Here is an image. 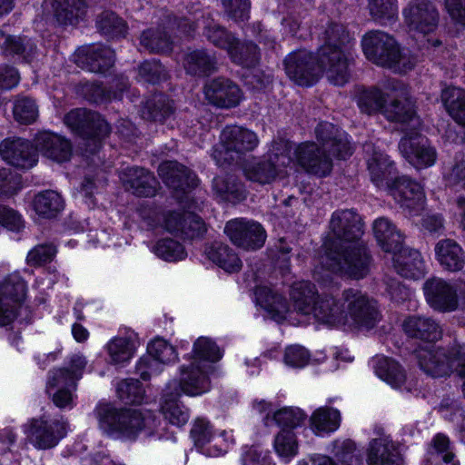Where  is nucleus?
<instances>
[{"label": "nucleus", "mask_w": 465, "mask_h": 465, "mask_svg": "<svg viewBox=\"0 0 465 465\" xmlns=\"http://www.w3.org/2000/svg\"><path fill=\"white\" fill-rule=\"evenodd\" d=\"M361 46L368 60L394 72L410 71L418 62L415 54L401 49L396 39L383 31L367 33L362 37Z\"/></svg>", "instance_id": "nucleus-5"}, {"label": "nucleus", "mask_w": 465, "mask_h": 465, "mask_svg": "<svg viewBox=\"0 0 465 465\" xmlns=\"http://www.w3.org/2000/svg\"><path fill=\"white\" fill-rule=\"evenodd\" d=\"M121 180L127 190L138 196H153L157 191L155 177L143 168H126L121 173Z\"/></svg>", "instance_id": "nucleus-29"}, {"label": "nucleus", "mask_w": 465, "mask_h": 465, "mask_svg": "<svg viewBox=\"0 0 465 465\" xmlns=\"http://www.w3.org/2000/svg\"><path fill=\"white\" fill-rule=\"evenodd\" d=\"M153 252L160 258L168 262H176L186 257L184 247L173 239H163L153 247Z\"/></svg>", "instance_id": "nucleus-56"}, {"label": "nucleus", "mask_w": 465, "mask_h": 465, "mask_svg": "<svg viewBox=\"0 0 465 465\" xmlns=\"http://www.w3.org/2000/svg\"><path fill=\"white\" fill-rule=\"evenodd\" d=\"M139 344L138 336L134 331L111 339L105 347L110 363L120 365L129 362Z\"/></svg>", "instance_id": "nucleus-34"}, {"label": "nucleus", "mask_w": 465, "mask_h": 465, "mask_svg": "<svg viewBox=\"0 0 465 465\" xmlns=\"http://www.w3.org/2000/svg\"><path fill=\"white\" fill-rule=\"evenodd\" d=\"M257 302L274 317L285 318L291 312L286 300L279 293L274 292L270 287L259 286L255 290Z\"/></svg>", "instance_id": "nucleus-44"}, {"label": "nucleus", "mask_w": 465, "mask_h": 465, "mask_svg": "<svg viewBox=\"0 0 465 465\" xmlns=\"http://www.w3.org/2000/svg\"><path fill=\"white\" fill-rule=\"evenodd\" d=\"M273 448L279 457L289 461L298 454L299 444L295 433L289 429H282L274 439Z\"/></svg>", "instance_id": "nucleus-51"}, {"label": "nucleus", "mask_w": 465, "mask_h": 465, "mask_svg": "<svg viewBox=\"0 0 465 465\" xmlns=\"http://www.w3.org/2000/svg\"><path fill=\"white\" fill-rule=\"evenodd\" d=\"M26 284L18 275L7 278L0 287V326L12 322L16 316L15 303L26 295Z\"/></svg>", "instance_id": "nucleus-18"}, {"label": "nucleus", "mask_w": 465, "mask_h": 465, "mask_svg": "<svg viewBox=\"0 0 465 465\" xmlns=\"http://www.w3.org/2000/svg\"><path fill=\"white\" fill-rule=\"evenodd\" d=\"M405 25L413 36L425 38L432 33L439 22V13L429 0H413L403 9Z\"/></svg>", "instance_id": "nucleus-10"}, {"label": "nucleus", "mask_w": 465, "mask_h": 465, "mask_svg": "<svg viewBox=\"0 0 465 465\" xmlns=\"http://www.w3.org/2000/svg\"><path fill=\"white\" fill-rule=\"evenodd\" d=\"M323 324L348 329H371L380 321L377 302L361 291L348 289L340 299L323 302L317 311Z\"/></svg>", "instance_id": "nucleus-3"}, {"label": "nucleus", "mask_w": 465, "mask_h": 465, "mask_svg": "<svg viewBox=\"0 0 465 465\" xmlns=\"http://www.w3.org/2000/svg\"><path fill=\"white\" fill-rule=\"evenodd\" d=\"M386 82L382 84V89L371 87L361 89L356 95V103L360 111L366 114H375L381 113L385 107L388 96L385 89Z\"/></svg>", "instance_id": "nucleus-42"}, {"label": "nucleus", "mask_w": 465, "mask_h": 465, "mask_svg": "<svg viewBox=\"0 0 465 465\" xmlns=\"http://www.w3.org/2000/svg\"><path fill=\"white\" fill-rule=\"evenodd\" d=\"M253 408L261 414L266 413L264 422L267 426L275 423L283 429H292L300 426L306 419V414L299 408H282L272 411L271 404L264 401H255Z\"/></svg>", "instance_id": "nucleus-32"}, {"label": "nucleus", "mask_w": 465, "mask_h": 465, "mask_svg": "<svg viewBox=\"0 0 465 465\" xmlns=\"http://www.w3.org/2000/svg\"><path fill=\"white\" fill-rule=\"evenodd\" d=\"M205 253L209 260L228 272H238L242 267L237 254L222 242H213L206 248Z\"/></svg>", "instance_id": "nucleus-43"}, {"label": "nucleus", "mask_w": 465, "mask_h": 465, "mask_svg": "<svg viewBox=\"0 0 465 465\" xmlns=\"http://www.w3.org/2000/svg\"><path fill=\"white\" fill-rule=\"evenodd\" d=\"M424 294L428 303L439 311H453L458 306V294L440 278H431L424 282Z\"/></svg>", "instance_id": "nucleus-27"}, {"label": "nucleus", "mask_w": 465, "mask_h": 465, "mask_svg": "<svg viewBox=\"0 0 465 465\" xmlns=\"http://www.w3.org/2000/svg\"><path fill=\"white\" fill-rule=\"evenodd\" d=\"M139 76L149 83H157L165 78L166 71L157 61H146L139 67Z\"/></svg>", "instance_id": "nucleus-62"}, {"label": "nucleus", "mask_w": 465, "mask_h": 465, "mask_svg": "<svg viewBox=\"0 0 465 465\" xmlns=\"http://www.w3.org/2000/svg\"><path fill=\"white\" fill-rule=\"evenodd\" d=\"M228 16L235 21H243L249 17V0H222Z\"/></svg>", "instance_id": "nucleus-63"}, {"label": "nucleus", "mask_w": 465, "mask_h": 465, "mask_svg": "<svg viewBox=\"0 0 465 465\" xmlns=\"http://www.w3.org/2000/svg\"><path fill=\"white\" fill-rule=\"evenodd\" d=\"M385 89L390 99V103H386L382 110L385 118L407 125L410 131L417 130L420 125V120L416 114L408 87L397 80H389L386 82Z\"/></svg>", "instance_id": "nucleus-8"}, {"label": "nucleus", "mask_w": 465, "mask_h": 465, "mask_svg": "<svg viewBox=\"0 0 465 465\" xmlns=\"http://www.w3.org/2000/svg\"><path fill=\"white\" fill-rule=\"evenodd\" d=\"M206 99L218 107L230 108L239 104L242 93L234 83L229 79L217 78L204 86Z\"/></svg>", "instance_id": "nucleus-25"}, {"label": "nucleus", "mask_w": 465, "mask_h": 465, "mask_svg": "<svg viewBox=\"0 0 465 465\" xmlns=\"http://www.w3.org/2000/svg\"><path fill=\"white\" fill-rule=\"evenodd\" d=\"M97 412L100 428L115 437L134 440L143 430L152 435L156 427L155 418L150 411L117 410L105 404L99 406Z\"/></svg>", "instance_id": "nucleus-6"}, {"label": "nucleus", "mask_w": 465, "mask_h": 465, "mask_svg": "<svg viewBox=\"0 0 465 465\" xmlns=\"http://www.w3.org/2000/svg\"><path fill=\"white\" fill-rule=\"evenodd\" d=\"M440 98L453 120L465 127V90L449 86L442 90Z\"/></svg>", "instance_id": "nucleus-45"}, {"label": "nucleus", "mask_w": 465, "mask_h": 465, "mask_svg": "<svg viewBox=\"0 0 465 465\" xmlns=\"http://www.w3.org/2000/svg\"><path fill=\"white\" fill-rule=\"evenodd\" d=\"M330 452L342 465H361V459L357 453L355 443L349 439L333 440L330 447Z\"/></svg>", "instance_id": "nucleus-50"}, {"label": "nucleus", "mask_w": 465, "mask_h": 465, "mask_svg": "<svg viewBox=\"0 0 465 465\" xmlns=\"http://www.w3.org/2000/svg\"><path fill=\"white\" fill-rule=\"evenodd\" d=\"M158 173L166 185L176 193L177 197H179L180 193H187L199 184V180L195 173L176 162H164L161 163Z\"/></svg>", "instance_id": "nucleus-23"}, {"label": "nucleus", "mask_w": 465, "mask_h": 465, "mask_svg": "<svg viewBox=\"0 0 465 465\" xmlns=\"http://www.w3.org/2000/svg\"><path fill=\"white\" fill-rule=\"evenodd\" d=\"M375 372L380 379L392 388H401L406 381L405 373L398 362L389 358H380L378 360Z\"/></svg>", "instance_id": "nucleus-47"}, {"label": "nucleus", "mask_w": 465, "mask_h": 465, "mask_svg": "<svg viewBox=\"0 0 465 465\" xmlns=\"http://www.w3.org/2000/svg\"><path fill=\"white\" fill-rule=\"evenodd\" d=\"M77 65L94 73H101L110 68L114 63V52L100 44L79 47L74 54Z\"/></svg>", "instance_id": "nucleus-22"}, {"label": "nucleus", "mask_w": 465, "mask_h": 465, "mask_svg": "<svg viewBox=\"0 0 465 465\" xmlns=\"http://www.w3.org/2000/svg\"><path fill=\"white\" fill-rule=\"evenodd\" d=\"M463 346L453 348L450 353L431 344L420 347L415 351L419 366L431 377L447 376L452 371H456L459 361L457 351Z\"/></svg>", "instance_id": "nucleus-11"}, {"label": "nucleus", "mask_w": 465, "mask_h": 465, "mask_svg": "<svg viewBox=\"0 0 465 465\" xmlns=\"http://www.w3.org/2000/svg\"><path fill=\"white\" fill-rule=\"evenodd\" d=\"M308 351L299 345H292L285 350L284 362L293 368L304 367L309 361Z\"/></svg>", "instance_id": "nucleus-64"}, {"label": "nucleus", "mask_w": 465, "mask_h": 465, "mask_svg": "<svg viewBox=\"0 0 465 465\" xmlns=\"http://www.w3.org/2000/svg\"><path fill=\"white\" fill-rule=\"evenodd\" d=\"M24 431L36 449H51L65 436L66 422L57 419H32L24 426Z\"/></svg>", "instance_id": "nucleus-12"}, {"label": "nucleus", "mask_w": 465, "mask_h": 465, "mask_svg": "<svg viewBox=\"0 0 465 465\" xmlns=\"http://www.w3.org/2000/svg\"><path fill=\"white\" fill-rule=\"evenodd\" d=\"M173 114V103L166 100L162 94L153 97V100L148 102L143 116L153 121L162 122Z\"/></svg>", "instance_id": "nucleus-59"}, {"label": "nucleus", "mask_w": 465, "mask_h": 465, "mask_svg": "<svg viewBox=\"0 0 465 465\" xmlns=\"http://www.w3.org/2000/svg\"><path fill=\"white\" fill-rule=\"evenodd\" d=\"M215 59L203 50H195L187 54L184 58V68L193 75L210 74L215 68Z\"/></svg>", "instance_id": "nucleus-48"}, {"label": "nucleus", "mask_w": 465, "mask_h": 465, "mask_svg": "<svg viewBox=\"0 0 465 465\" xmlns=\"http://www.w3.org/2000/svg\"><path fill=\"white\" fill-rule=\"evenodd\" d=\"M364 152L371 181L375 186L387 189L395 173L394 163L384 152L371 143L364 144Z\"/></svg>", "instance_id": "nucleus-19"}, {"label": "nucleus", "mask_w": 465, "mask_h": 465, "mask_svg": "<svg viewBox=\"0 0 465 465\" xmlns=\"http://www.w3.org/2000/svg\"><path fill=\"white\" fill-rule=\"evenodd\" d=\"M341 424L340 411L331 407H319L311 415L309 425L315 435L322 436L337 430Z\"/></svg>", "instance_id": "nucleus-40"}, {"label": "nucleus", "mask_w": 465, "mask_h": 465, "mask_svg": "<svg viewBox=\"0 0 465 465\" xmlns=\"http://www.w3.org/2000/svg\"><path fill=\"white\" fill-rule=\"evenodd\" d=\"M190 433L194 444L200 448L211 443L213 440H216L213 446L214 450L210 451V454L214 456L225 453L228 444L234 441L232 432L226 430H223L220 436L215 438L213 426L203 418L194 420Z\"/></svg>", "instance_id": "nucleus-28"}, {"label": "nucleus", "mask_w": 465, "mask_h": 465, "mask_svg": "<svg viewBox=\"0 0 465 465\" xmlns=\"http://www.w3.org/2000/svg\"><path fill=\"white\" fill-rule=\"evenodd\" d=\"M212 366L208 363H199L193 360L189 364L180 368L179 380H171L165 388L175 392V395H201L210 389L209 371Z\"/></svg>", "instance_id": "nucleus-9"}, {"label": "nucleus", "mask_w": 465, "mask_h": 465, "mask_svg": "<svg viewBox=\"0 0 465 465\" xmlns=\"http://www.w3.org/2000/svg\"><path fill=\"white\" fill-rule=\"evenodd\" d=\"M141 45L150 52L165 53L171 50L172 42L160 30H147L141 36Z\"/></svg>", "instance_id": "nucleus-58"}, {"label": "nucleus", "mask_w": 465, "mask_h": 465, "mask_svg": "<svg viewBox=\"0 0 465 465\" xmlns=\"http://www.w3.org/2000/svg\"><path fill=\"white\" fill-rule=\"evenodd\" d=\"M372 230L378 244L385 252H395L403 244V236L400 230L385 217L373 222Z\"/></svg>", "instance_id": "nucleus-38"}, {"label": "nucleus", "mask_w": 465, "mask_h": 465, "mask_svg": "<svg viewBox=\"0 0 465 465\" xmlns=\"http://www.w3.org/2000/svg\"><path fill=\"white\" fill-rule=\"evenodd\" d=\"M43 8L45 18L52 16L59 24L74 25L84 16L86 5L84 0H45Z\"/></svg>", "instance_id": "nucleus-26"}, {"label": "nucleus", "mask_w": 465, "mask_h": 465, "mask_svg": "<svg viewBox=\"0 0 465 465\" xmlns=\"http://www.w3.org/2000/svg\"><path fill=\"white\" fill-rule=\"evenodd\" d=\"M148 355L155 360L160 366L162 364L173 363L178 359L174 347L163 339H155L147 346Z\"/></svg>", "instance_id": "nucleus-53"}, {"label": "nucleus", "mask_w": 465, "mask_h": 465, "mask_svg": "<svg viewBox=\"0 0 465 465\" xmlns=\"http://www.w3.org/2000/svg\"><path fill=\"white\" fill-rule=\"evenodd\" d=\"M0 42L3 54L5 56H17L26 62H30L35 53V45L31 39L20 35H5L0 32Z\"/></svg>", "instance_id": "nucleus-41"}, {"label": "nucleus", "mask_w": 465, "mask_h": 465, "mask_svg": "<svg viewBox=\"0 0 465 465\" xmlns=\"http://www.w3.org/2000/svg\"><path fill=\"white\" fill-rule=\"evenodd\" d=\"M13 113L14 117L17 122L24 124H29L37 119L38 106L34 100L24 97L15 101Z\"/></svg>", "instance_id": "nucleus-60"}, {"label": "nucleus", "mask_w": 465, "mask_h": 465, "mask_svg": "<svg viewBox=\"0 0 465 465\" xmlns=\"http://www.w3.org/2000/svg\"><path fill=\"white\" fill-rule=\"evenodd\" d=\"M203 35L215 46L226 50L233 63H252L255 59V48L249 46V56L244 57L240 49H235L232 34L228 33L223 27L215 23L213 19L203 20ZM237 48H240L239 46Z\"/></svg>", "instance_id": "nucleus-21"}, {"label": "nucleus", "mask_w": 465, "mask_h": 465, "mask_svg": "<svg viewBox=\"0 0 465 465\" xmlns=\"http://www.w3.org/2000/svg\"><path fill=\"white\" fill-rule=\"evenodd\" d=\"M181 395L164 388L161 399V411L164 419L172 425L182 427L190 418L189 410L179 401Z\"/></svg>", "instance_id": "nucleus-39"}, {"label": "nucleus", "mask_w": 465, "mask_h": 465, "mask_svg": "<svg viewBox=\"0 0 465 465\" xmlns=\"http://www.w3.org/2000/svg\"><path fill=\"white\" fill-rule=\"evenodd\" d=\"M401 139L399 150L401 155L415 168L423 169L433 165L437 159L435 149L415 131L407 132Z\"/></svg>", "instance_id": "nucleus-16"}, {"label": "nucleus", "mask_w": 465, "mask_h": 465, "mask_svg": "<svg viewBox=\"0 0 465 465\" xmlns=\"http://www.w3.org/2000/svg\"><path fill=\"white\" fill-rule=\"evenodd\" d=\"M395 271L405 278L418 279L424 274V262L420 253L403 244L395 252H391Z\"/></svg>", "instance_id": "nucleus-30"}, {"label": "nucleus", "mask_w": 465, "mask_h": 465, "mask_svg": "<svg viewBox=\"0 0 465 465\" xmlns=\"http://www.w3.org/2000/svg\"><path fill=\"white\" fill-rule=\"evenodd\" d=\"M35 149L55 162L63 163L70 159L72 145L70 142L54 133L40 132L35 138Z\"/></svg>", "instance_id": "nucleus-31"}, {"label": "nucleus", "mask_w": 465, "mask_h": 465, "mask_svg": "<svg viewBox=\"0 0 465 465\" xmlns=\"http://www.w3.org/2000/svg\"><path fill=\"white\" fill-rule=\"evenodd\" d=\"M434 251L437 261L445 270L458 272L465 266V252L456 241L442 239L436 243Z\"/></svg>", "instance_id": "nucleus-35"}, {"label": "nucleus", "mask_w": 465, "mask_h": 465, "mask_svg": "<svg viewBox=\"0 0 465 465\" xmlns=\"http://www.w3.org/2000/svg\"><path fill=\"white\" fill-rule=\"evenodd\" d=\"M34 207L39 215L52 217L63 209L64 202L58 193L45 191L35 196Z\"/></svg>", "instance_id": "nucleus-49"}, {"label": "nucleus", "mask_w": 465, "mask_h": 465, "mask_svg": "<svg viewBox=\"0 0 465 465\" xmlns=\"http://www.w3.org/2000/svg\"><path fill=\"white\" fill-rule=\"evenodd\" d=\"M315 133L320 147L313 143L293 146L284 139L273 141L267 158L245 164V177L252 182L267 184L289 174L296 164L308 173L325 176L331 171L332 157L345 159L352 153L347 134L332 124H319Z\"/></svg>", "instance_id": "nucleus-1"}, {"label": "nucleus", "mask_w": 465, "mask_h": 465, "mask_svg": "<svg viewBox=\"0 0 465 465\" xmlns=\"http://www.w3.org/2000/svg\"><path fill=\"white\" fill-rule=\"evenodd\" d=\"M354 38L342 25L331 23L324 32V43L318 49L321 74L338 86L349 82L354 58Z\"/></svg>", "instance_id": "nucleus-4"}, {"label": "nucleus", "mask_w": 465, "mask_h": 465, "mask_svg": "<svg viewBox=\"0 0 465 465\" xmlns=\"http://www.w3.org/2000/svg\"><path fill=\"white\" fill-rule=\"evenodd\" d=\"M284 69L288 77L302 86L314 84L322 75L317 58L307 50L289 54L284 60Z\"/></svg>", "instance_id": "nucleus-13"}, {"label": "nucleus", "mask_w": 465, "mask_h": 465, "mask_svg": "<svg viewBox=\"0 0 465 465\" xmlns=\"http://www.w3.org/2000/svg\"><path fill=\"white\" fill-rule=\"evenodd\" d=\"M0 156L9 164L23 169L31 168L37 162L30 143L20 138L4 140L0 143Z\"/></svg>", "instance_id": "nucleus-24"}, {"label": "nucleus", "mask_w": 465, "mask_h": 465, "mask_svg": "<svg viewBox=\"0 0 465 465\" xmlns=\"http://www.w3.org/2000/svg\"><path fill=\"white\" fill-rule=\"evenodd\" d=\"M98 29L111 37L124 36L127 27L125 22L113 12H103L97 19Z\"/></svg>", "instance_id": "nucleus-54"}, {"label": "nucleus", "mask_w": 465, "mask_h": 465, "mask_svg": "<svg viewBox=\"0 0 465 465\" xmlns=\"http://www.w3.org/2000/svg\"><path fill=\"white\" fill-rule=\"evenodd\" d=\"M368 7L371 17L381 24L393 20L398 14L396 0H369Z\"/></svg>", "instance_id": "nucleus-55"}, {"label": "nucleus", "mask_w": 465, "mask_h": 465, "mask_svg": "<svg viewBox=\"0 0 465 465\" xmlns=\"http://www.w3.org/2000/svg\"><path fill=\"white\" fill-rule=\"evenodd\" d=\"M403 330L409 336L428 342L438 341L442 334L440 324L432 318L425 316H411L407 318L403 322Z\"/></svg>", "instance_id": "nucleus-36"}, {"label": "nucleus", "mask_w": 465, "mask_h": 465, "mask_svg": "<svg viewBox=\"0 0 465 465\" xmlns=\"http://www.w3.org/2000/svg\"><path fill=\"white\" fill-rule=\"evenodd\" d=\"M64 124L80 136L101 140L110 133V127L97 113L86 109H74L64 117Z\"/></svg>", "instance_id": "nucleus-14"}, {"label": "nucleus", "mask_w": 465, "mask_h": 465, "mask_svg": "<svg viewBox=\"0 0 465 465\" xmlns=\"http://www.w3.org/2000/svg\"><path fill=\"white\" fill-rule=\"evenodd\" d=\"M222 358L220 349L206 337H200L193 344L192 360L199 363H208L219 361Z\"/></svg>", "instance_id": "nucleus-52"}, {"label": "nucleus", "mask_w": 465, "mask_h": 465, "mask_svg": "<svg viewBox=\"0 0 465 465\" xmlns=\"http://www.w3.org/2000/svg\"><path fill=\"white\" fill-rule=\"evenodd\" d=\"M290 297L293 311L302 315H312L319 322L322 321L317 316L318 308L331 297H318L315 285L307 281L294 282L291 287Z\"/></svg>", "instance_id": "nucleus-20"}, {"label": "nucleus", "mask_w": 465, "mask_h": 465, "mask_svg": "<svg viewBox=\"0 0 465 465\" xmlns=\"http://www.w3.org/2000/svg\"><path fill=\"white\" fill-rule=\"evenodd\" d=\"M213 189L222 200L227 202L237 203L246 196L243 185L232 175L215 177L213 181Z\"/></svg>", "instance_id": "nucleus-46"}, {"label": "nucleus", "mask_w": 465, "mask_h": 465, "mask_svg": "<svg viewBox=\"0 0 465 465\" xmlns=\"http://www.w3.org/2000/svg\"><path fill=\"white\" fill-rule=\"evenodd\" d=\"M258 143V136L251 129L241 125H227L221 132L220 142L214 146L212 156L218 165H223L254 150Z\"/></svg>", "instance_id": "nucleus-7"}, {"label": "nucleus", "mask_w": 465, "mask_h": 465, "mask_svg": "<svg viewBox=\"0 0 465 465\" xmlns=\"http://www.w3.org/2000/svg\"><path fill=\"white\" fill-rule=\"evenodd\" d=\"M330 234L323 243L324 253L321 267H316L313 276L323 281L322 272L340 273L354 279H361L370 272L371 255L361 241L364 233L361 216L353 210H339L330 221ZM329 277V273L326 274Z\"/></svg>", "instance_id": "nucleus-2"}, {"label": "nucleus", "mask_w": 465, "mask_h": 465, "mask_svg": "<svg viewBox=\"0 0 465 465\" xmlns=\"http://www.w3.org/2000/svg\"><path fill=\"white\" fill-rule=\"evenodd\" d=\"M224 232L232 242L244 250H256L263 246L266 232L257 222L242 218L229 221Z\"/></svg>", "instance_id": "nucleus-15"}, {"label": "nucleus", "mask_w": 465, "mask_h": 465, "mask_svg": "<svg viewBox=\"0 0 465 465\" xmlns=\"http://www.w3.org/2000/svg\"><path fill=\"white\" fill-rule=\"evenodd\" d=\"M87 365L85 357L76 353L70 356L68 367L54 369L48 374V390L59 385H74L83 377L84 371Z\"/></svg>", "instance_id": "nucleus-33"}, {"label": "nucleus", "mask_w": 465, "mask_h": 465, "mask_svg": "<svg viewBox=\"0 0 465 465\" xmlns=\"http://www.w3.org/2000/svg\"><path fill=\"white\" fill-rule=\"evenodd\" d=\"M118 398L126 404H139L144 397V390L134 379L122 381L117 386Z\"/></svg>", "instance_id": "nucleus-57"}, {"label": "nucleus", "mask_w": 465, "mask_h": 465, "mask_svg": "<svg viewBox=\"0 0 465 465\" xmlns=\"http://www.w3.org/2000/svg\"><path fill=\"white\" fill-rule=\"evenodd\" d=\"M386 190L401 207L408 210L411 214L416 215L423 209L425 194L419 183L401 176L391 180Z\"/></svg>", "instance_id": "nucleus-17"}, {"label": "nucleus", "mask_w": 465, "mask_h": 465, "mask_svg": "<svg viewBox=\"0 0 465 465\" xmlns=\"http://www.w3.org/2000/svg\"><path fill=\"white\" fill-rule=\"evenodd\" d=\"M368 465H403L401 457L393 442L387 438L371 441L367 456Z\"/></svg>", "instance_id": "nucleus-37"}, {"label": "nucleus", "mask_w": 465, "mask_h": 465, "mask_svg": "<svg viewBox=\"0 0 465 465\" xmlns=\"http://www.w3.org/2000/svg\"><path fill=\"white\" fill-rule=\"evenodd\" d=\"M56 254V248L53 244H39L32 249L26 257L27 262L38 266L49 262Z\"/></svg>", "instance_id": "nucleus-61"}]
</instances>
